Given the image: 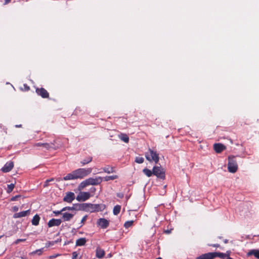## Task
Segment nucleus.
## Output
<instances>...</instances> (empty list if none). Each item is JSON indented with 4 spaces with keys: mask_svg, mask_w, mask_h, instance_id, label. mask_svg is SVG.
<instances>
[{
    "mask_svg": "<svg viewBox=\"0 0 259 259\" xmlns=\"http://www.w3.org/2000/svg\"><path fill=\"white\" fill-rule=\"evenodd\" d=\"M3 237V236H0V238H2Z\"/></svg>",
    "mask_w": 259,
    "mask_h": 259,
    "instance_id": "54",
    "label": "nucleus"
},
{
    "mask_svg": "<svg viewBox=\"0 0 259 259\" xmlns=\"http://www.w3.org/2000/svg\"><path fill=\"white\" fill-rule=\"evenodd\" d=\"M54 143L55 141H54V142H52L51 143H37L33 145V147L40 146L46 150H50L51 149H56L57 147L55 146Z\"/></svg>",
    "mask_w": 259,
    "mask_h": 259,
    "instance_id": "6",
    "label": "nucleus"
},
{
    "mask_svg": "<svg viewBox=\"0 0 259 259\" xmlns=\"http://www.w3.org/2000/svg\"><path fill=\"white\" fill-rule=\"evenodd\" d=\"M211 246H213V247H218L220 246V245L218 244H215L212 245Z\"/></svg>",
    "mask_w": 259,
    "mask_h": 259,
    "instance_id": "48",
    "label": "nucleus"
},
{
    "mask_svg": "<svg viewBox=\"0 0 259 259\" xmlns=\"http://www.w3.org/2000/svg\"><path fill=\"white\" fill-rule=\"evenodd\" d=\"M54 178H51V179H48V180H47L45 181V184H44V187H48V186L49 185V183H50V182H53V181H54Z\"/></svg>",
    "mask_w": 259,
    "mask_h": 259,
    "instance_id": "37",
    "label": "nucleus"
},
{
    "mask_svg": "<svg viewBox=\"0 0 259 259\" xmlns=\"http://www.w3.org/2000/svg\"><path fill=\"white\" fill-rule=\"evenodd\" d=\"M19 210V207L17 206H14L12 207V210L14 212H17Z\"/></svg>",
    "mask_w": 259,
    "mask_h": 259,
    "instance_id": "43",
    "label": "nucleus"
},
{
    "mask_svg": "<svg viewBox=\"0 0 259 259\" xmlns=\"http://www.w3.org/2000/svg\"><path fill=\"white\" fill-rule=\"evenodd\" d=\"M119 138L124 142L127 143L129 142V138L125 134H120L118 135Z\"/></svg>",
    "mask_w": 259,
    "mask_h": 259,
    "instance_id": "22",
    "label": "nucleus"
},
{
    "mask_svg": "<svg viewBox=\"0 0 259 259\" xmlns=\"http://www.w3.org/2000/svg\"><path fill=\"white\" fill-rule=\"evenodd\" d=\"M40 217L38 214H35L31 221L32 224L34 226H37L39 224Z\"/></svg>",
    "mask_w": 259,
    "mask_h": 259,
    "instance_id": "24",
    "label": "nucleus"
},
{
    "mask_svg": "<svg viewBox=\"0 0 259 259\" xmlns=\"http://www.w3.org/2000/svg\"><path fill=\"white\" fill-rule=\"evenodd\" d=\"M105 255V251L100 247H97L96 250V256L99 258L103 257Z\"/></svg>",
    "mask_w": 259,
    "mask_h": 259,
    "instance_id": "20",
    "label": "nucleus"
},
{
    "mask_svg": "<svg viewBox=\"0 0 259 259\" xmlns=\"http://www.w3.org/2000/svg\"><path fill=\"white\" fill-rule=\"evenodd\" d=\"M144 161V158L142 157H136L135 162L138 163H142Z\"/></svg>",
    "mask_w": 259,
    "mask_h": 259,
    "instance_id": "35",
    "label": "nucleus"
},
{
    "mask_svg": "<svg viewBox=\"0 0 259 259\" xmlns=\"http://www.w3.org/2000/svg\"><path fill=\"white\" fill-rule=\"evenodd\" d=\"M88 218V215H84L81 219V222H80V226H79V228L81 227L84 224L85 222L86 221L87 219Z\"/></svg>",
    "mask_w": 259,
    "mask_h": 259,
    "instance_id": "36",
    "label": "nucleus"
},
{
    "mask_svg": "<svg viewBox=\"0 0 259 259\" xmlns=\"http://www.w3.org/2000/svg\"><path fill=\"white\" fill-rule=\"evenodd\" d=\"M153 175L156 176L157 178L161 179L165 178V171L164 169L159 166H154L153 167Z\"/></svg>",
    "mask_w": 259,
    "mask_h": 259,
    "instance_id": "5",
    "label": "nucleus"
},
{
    "mask_svg": "<svg viewBox=\"0 0 259 259\" xmlns=\"http://www.w3.org/2000/svg\"><path fill=\"white\" fill-rule=\"evenodd\" d=\"M92 171V168H80L74 170L77 179H81L90 174Z\"/></svg>",
    "mask_w": 259,
    "mask_h": 259,
    "instance_id": "2",
    "label": "nucleus"
},
{
    "mask_svg": "<svg viewBox=\"0 0 259 259\" xmlns=\"http://www.w3.org/2000/svg\"><path fill=\"white\" fill-rule=\"evenodd\" d=\"M24 87L25 91H28L30 89L29 87L26 84H24Z\"/></svg>",
    "mask_w": 259,
    "mask_h": 259,
    "instance_id": "45",
    "label": "nucleus"
},
{
    "mask_svg": "<svg viewBox=\"0 0 259 259\" xmlns=\"http://www.w3.org/2000/svg\"><path fill=\"white\" fill-rule=\"evenodd\" d=\"M103 181V178L101 177H96L95 178H89L82 181L79 184V188L83 189L89 185H98L100 184Z\"/></svg>",
    "mask_w": 259,
    "mask_h": 259,
    "instance_id": "1",
    "label": "nucleus"
},
{
    "mask_svg": "<svg viewBox=\"0 0 259 259\" xmlns=\"http://www.w3.org/2000/svg\"><path fill=\"white\" fill-rule=\"evenodd\" d=\"M54 244V242L49 241L46 244V247L48 248L50 247L51 245H53Z\"/></svg>",
    "mask_w": 259,
    "mask_h": 259,
    "instance_id": "40",
    "label": "nucleus"
},
{
    "mask_svg": "<svg viewBox=\"0 0 259 259\" xmlns=\"http://www.w3.org/2000/svg\"><path fill=\"white\" fill-rule=\"evenodd\" d=\"M156 259H162V258H161V257H158V258H156Z\"/></svg>",
    "mask_w": 259,
    "mask_h": 259,
    "instance_id": "53",
    "label": "nucleus"
},
{
    "mask_svg": "<svg viewBox=\"0 0 259 259\" xmlns=\"http://www.w3.org/2000/svg\"><path fill=\"white\" fill-rule=\"evenodd\" d=\"M103 170L107 174H111L115 172L114 168L110 166H107L102 168Z\"/></svg>",
    "mask_w": 259,
    "mask_h": 259,
    "instance_id": "23",
    "label": "nucleus"
},
{
    "mask_svg": "<svg viewBox=\"0 0 259 259\" xmlns=\"http://www.w3.org/2000/svg\"><path fill=\"white\" fill-rule=\"evenodd\" d=\"M247 256L254 255L256 258L259 259V250L251 249L247 253Z\"/></svg>",
    "mask_w": 259,
    "mask_h": 259,
    "instance_id": "21",
    "label": "nucleus"
},
{
    "mask_svg": "<svg viewBox=\"0 0 259 259\" xmlns=\"http://www.w3.org/2000/svg\"><path fill=\"white\" fill-rule=\"evenodd\" d=\"M213 148L217 153H220L225 149V146L221 143L214 144Z\"/></svg>",
    "mask_w": 259,
    "mask_h": 259,
    "instance_id": "18",
    "label": "nucleus"
},
{
    "mask_svg": "<svg viewBox=\"0 0 259 259\" xmlns=\"http://www.w3.org/2000/svg\"><path fill=\"white\" fill-rule=\"evenodd\" d=\"M117 196L118 197H119V198H122V197H123V194L122 193H118V194H117Z\"/></svg>",
    "mask_w": 259,
    "mask_h": 259,
    "instance_id": "46",
    "label": "nucleus"
},
{
    "mask_svg": "<svg viewBox=\"0 0 259 259\" xmlns=\"http://www.w3.org/2000/svg\"><path fill=\"white\" fill-rule=\"evenodd\" d=\"M228 169V171L232 173H234L237 170L238 165L234 156H229Z\"/></svg>",
    "mask_w": 259,
    "mask_h": 259,
    "instance_id": "3",
    "label": "nucleus"
},
{
    "mask_svg": "<svg viewBox=\"0 0 259 259\" xmlns=\"http://www.w3.org/2000/svg\"><path fill=\"white\" fill-rule=\"evenodd\" d=\"M61 223L62 221L60 219H52L49 221L48 225L50 228L54 226H59Z\"/></svg>",
    "mask_w": 259,
    "mask_h": 259,
    "instance_id": "13",
    "label": "nucleus"
},
{
    "mask_svg": "<svg viewBox=\"0 0 259 259\" xmlns=\"http://www.w3.org/2000/svg\"><path fill=\"white\" fill-rule=\"evenodd\" d=\"M45 251V248H41L38 249H37L34 251H33L31 254H38V255H41L42 252Z\"/></svg>",
    "mask_w": 259,
    "mask_h": 259,
    "instance_id": "32",
    "label": "nucleus"
},
{
    "mask_svg": "<svg viewBox=\"0 0 259 259\" xmlns=\"http://www.w3.org/2000/svg\"><path fill=\"white\" fill-rule=\"evenodd\" d=\"M75 198V194L73 192H68L66 193L65 196L64 197L63 201L68 203H71Z\"/></svg>",
    "mask_w": 259,
    "mask_h": 259,
    "instance_id": "10",
    "label": "nucleus"
},
{
    "mask_svg": "<svg viewBox=\"0 0 259 259\" xmlns=\"http://www.w3.org/2000/svg\"><path fill=\"white\" fill-rule=\"evenodd\" d=\"M101 210V205L98 204H88V211L90 212H94L95 211H99Z\"/></svg>",
    "mask_w": 259,
    "mask_h": 259,
    "instance_id": "8",
    "label": "nucleus"
},
{
    "mask_svg": "<svg viewBox=\"0 0 259 259\" xmlns=\"http://www.w3.org/2000/svg\"><path fill=\"white\" fill-rule=\"evenodd\" d=\"M118 178V176L113 175V176H106V177L103 178V180H104L105 181H108L110 180H113L116 179Z\"/></svg>",
    "mask_w": 259,
    "mask_h": 259,
    "instance_id": "30",
    "label": "nucleus"
},
{
    "mask_svg": "<svg viewBox=\"0 0 259 259\" xmlns=\"http://www.w3.org/2000/svg\"><path fill=\"white\" fill-rule=\"evenodd\" d=\"M87 242V240L85 238H80L76 241V246H83Z\"/></svg>",
    "mask_w": 259,
    "mask_h": 259,
    "instance_id": "25",
    "label": "nucleus"
},
{
    "mask_svg": "<svg viewBox=\"0 0 259 259\" xmlns=\"http://www.w3.org/2000/svg\"><path fill=\"white\" fill-rule=\"evenodd\" d=\"M227 254L223 253V252H213V258H214L216 257H219L222 259H227L228 257H230L229 256V252L227 251Z\"/></svg>",
    "mask_w": 259,
    "mask_h": 259,
    "instance_id": "14",
    "label": "nucleus"
},
{
    "mask_svg": "<svg viewBox=\"0 0 259 259\" xmlns=\"http://www.w3.org/2000/svg\"><path fill=\"white\" fill-rule=\"evenodd\" d=\"M78 210V204H74L73 206H66L63 208V210Z\"/></svg>",
    "mask_w": 259,
    "mask_h": 259,
    "instance_id": "26",
    "label": "nucleus"
},
{
    "mask_svg": "<svg viewBox=\"0 0 259 259\" xmlns=\"http://www.w3.org/2000/svg\"><path fill=\"white\" fill-rule=\"evenodd\" d=\"M19 197H20V195H16L15 196H14L13 197L11 198V200L12 201H16L17 200L18 198Z\"/></svg>",
    "mask_w": 259,
    "mask_h": 259,
    "instance_id": "42",
    "label": "nucleus"
},
{
    "mask_svg": "<svg viewBox=\"0 0 259 259\" xmlns=\"http://www.w3.org/2000/svg\"><path fill=\"white\" fill-rule=\"evenodd\" d=\"M29 213H30V210L23 211H21L19 212H17V213H15L13 215V218L17 219V218L24 217H26V216L28 215V214H29Z\"/></svg>",
    "mask_w": 259,
    "mask_h": 259,
    "instance_id": "16",
    "label": "nucleus"
},
{
    "mask_svg": "<svg viewBox=\"0 0 259 259\" xmlns=\"http://www.w3.org/2000/svg\"><path fill=\"white\" fill-rule=\"evenodd\" d=\"M121 209V206L119 205H115L113 210V212L114 215H117L119 213Z\"/></svg>",
    "mask_w": 259,
    "mask_h": 259,
    "instance_id": "31",
    "label": "nucleus"
},
{
    "mask_svg": "<svg viewBox=\"0 0 259 259\" xmlns=\"http://www.w3.org/2000/svg\"><path fill=\"white\" fill-rule=\"evenodd\" d=\"M77 256H78V254H77V252L74 251L72 252V259H76Z\"/></svg>",
    "mask_w": 259,
    "mask_h": 259,
    "instance_id": "41",
    "label": "nucleus"
},
{
    "mask_svg": "<svg viewBox=\"0 0 259 259\" xmlns=\"http://www.w3.org/2000/svg\"><path fill=\"white\" fill-rule=\"evenodd\" d=\"M91 196L90 192H81L77 196L76 199L78 201H85L89 199Z\"/></svg>",
    "mask_w": 259,
    "mask_h": 259,
    "instance_id": "7",
    "label": "nucleus"
},
{
    "mask_svg": "<svg viewBox=\"0 0 259 259\" xmlns=\"http://www.w3.org/2000/svg\"><path fill=\"white\" fill-rule=\"evenodd\" d=\"M75 176L74 170H73L72 172L67 174L65 177H63L62 180L64 181L75 180L77 179Z\"/></svg>",
    "mask_w": 259,
    "mask_h": 259,
    "instance_id": "19",
    "label": "nucleus"
},
{
    "mask_svg": "<svg viewBox=\"0 0 259 259\" xmlns=\"http://www.w3.org/2000/svg\"><path fill=\"white\" fill-rule=\"evenodd\" d=\"M74 214L67 212H63L62 213V220L64 222L70 221L74 217Z\"/></svg>",
    "mask_w": 259,
    "mask_h": 259,
    "instance_id": "15",
    "label": "nucleus"
},
{
    "mask_svg": "<svg viewBox=\"0 0 259 259\" xmlns=\"http://www.w3.org/2000/svg\"><path fill=\"white\" fill-rule=\"evenodd\" d=\"M25 240V239H18L16 240V243H17L19 242H21V241H24Z\"/></svg>",
    "mask_w": 259,
    "mask_h": 259,
    "instance_id": "47",
    "label": "nucleus"
},
{
    "mask_svg": "<svg viewBox=\"0 0 259 259\" xmlns=\"http://www.w3.org/2000/svg\"><path fill=\"white\" fill-rule=\"evenodd\" d=\"M143 173L146 175L148 177H150L153 175V170H151L147 168H145L143 169Z\"/></svg>",
    "mask_w": 259,
    "mask_h": 259,
    "instance_id": "29",
    "label": "nucleus"
},
{
    "mask_svg": "<svg viewBox=\"0 0 259 259\" xmlns=\"http://www.w3.org/2000/svg\"><path fill=\"white\" fill-rule=\"evenodd\" d=\"M89 203L78 204V210L88 211Z\"/></svg>",
    "mask_w": 259,
    "mask_h": 259,
    "instance_id": "27",
    "label": "nucleus"
},
{
    "mask_svg": "<svg viewBox=\"0 0 259 259\" xmlns=\"http://www.w3.org/2000/svg\"><path fill=\"white\" fill-rule=\"evenodd\" d=\"M93 158L91 156H88L85 158L83 159L80 161V163L82 165H84L91 162L92 161Z\"/></svg>",
    "mask_w": 259,
    "mask_h": 259,
    "instance_id": "28",
    "label": "nucleus"
},
{
    "mask_svg": "<svg viewBox=\"0 0 259 259\" xmlns=\"http://www.w3.org/2000/svg\"><path fill=\"white\" fill-rule=\"evenodd\" d=\"M145 157L147 160L150 162L152 161H154L156 163H157L159 159V155L156 152L151 150V149H149V152H147L145 154Z\"/></svg>",
    "mask_w": 259,
    "mask_h": 259,
    "instance_id": "4",
    "label": "nucleus"
},
{
    "mask_svg": "<svg viewBox=\"0 0 259 259\" xmlns=\"http://www.w3.org/2000/svg\"><path fill=\"white\" fill-rule=\"evenodd\" d=\"M36 93L42 98H48L49 97V93L43 88H37L36 89Z\"/></svg>",
    "mask_w": 259,
    "mask_h": 259,
    "instance_id": "9",
    "label": "nucleus"
},
{
    "mask_svg": "<svg viewBox=\"0 0 259 259\" xmlns=\"http://www.w3.org/2000/svg\"><path fill=\"white\" fill-rule=\"evenodd\" d=\"M224 242L225 243H227L228 242V240H227V239H225V240H224Z\"/></svg>",
    "mask_w": 259,
    "mask_h": 259,
    "instance_id": "51",
    "label": "nucleus"
},
{
    "mask_svg": "<svg viewBox=\"0 0 259 259\" xmlns=\"http://www.w3.org/2000/svg\"><path fill=\"white\" fill-rule=\"evenodd\" d=\"M59 255H60L59 254H54V255L50 256V258H51V259L54 258H56V257H57V256H58Z\"/></svg>",
    "mask_w": 259,
    "mask_h": 259,
    "instance_id": "44",
    "label": "nucleus"
},
{
    "mask_svg": "<svg viewBox=\"0 0 259 259\" xmlns=\"http://www.w3.org/2000/svg\"><path fill=\"white\" fill-rule=\"evenodd\" d=\"M196 259H214L213 252H208L202 254L197 256Z\"/></svg>",
    "mask_w": 259,
    "mask_h": 259,
    "instance_id": "17",
    "label": "nucleus"
},
{
    "mask_svg": "<svg viewBox=\"0 0 259 259\" xmlns=\"http://www.w3.org/2000/svg\"><path fill=\"white\" fill-rule=\"evenodd\" d=\"M14 187H15V185L14 184H9V185H8V189H7V192L8 193H10L14 189Z\"/></svg>",
    "mask_w": 259,
    "mask_h": 259,
    "instance_id": "34",
    "label": "nucleus"
},
{
    "mask_svg": "<svg viewBox=\"0 0 259 259\" xmlns=\"http://www.w3.org/2000/svg\"><path fill=\"white\" fill-rule=\"evenodd\" d=\"M21 126H22V125H21V124H19V125H18V124H17V125H15V127H21Z\"/></svg>",
    "mask_w": 259,
    "mask_h": 259,
    "instance_id": "50",
    "label": "nucleus"
},
{
    "mask_svg": "<svg viewBox=\"0 0 259 259\" xmlns=\"http://www.w3.org/2000/svg\"><path fill=\"white\" fill-rule=\"evenodd\" d=\"M57 180L58 181H60V178L57 179Z\"/></svg>",
    "mask_w": 259,
    "mask_h": 259,
    "instance_id": "52",
    "label": "nucleus"
},
{
    "mask_svg": "<svg viewBox=\"0 0 259 259\" xmlns=\"http://www.w3.org/2000/svg\"><path fill=\"white\" fill-rule=\"evenodd\" d=\"M11 2V0H5V4H8Z\"/></svg>",
    "mask_w": 259,
    "mask_h": 259,
    "instance_id": "49",
    "label": "nucleus"
},
{
    "mask_svg": "<svg viewBox=\"0 0 259 259\" xmlns=\"http://www.w3.org/2000/svg\"><path fill=\"white\" fill-rule=\"evenodd\" d=\"M97 224L102 229H106L108 227L109 222L104 218H100L98 220Z\"/></svg>",
    "mask_w": 259,
    "mask_h": 259,
    "instance_id": "12",
    "label": "nucleus"
},
{
    "mask_svg": "<svg viewBox=\"0 0 259 259\" xmlns=\"http://www.w3.org/2000/svg\"><path fill=\"white\" fill-rule=\"evenodd\" d=\"M133 223L134 221H126L124 224V227L125 228H128L129 227H131L133 225Z\"/></svg>",
    "mask_w": 259,
    "mask_h": 259,
    "instance_id": "33",
    "label": "nucleus"
},
{
    "mask_svg": "<svg viewBox=\"0 0 259 259\" xmlns=\"http://www.w3.org/2000/svg\"><path fill=\"white\" fill-rule=\"evenodd\" d=\"M14 167V162L12 161L7 162L2 168L1 170L4 172L10 171Z\"/></svg>",
    "mask_w": 259,
    "mask_h": 259,
    "instance_id": "11",
    "label": "nucleus"
},
{
    "mask_svg": "<svg viewBox=\"0 0 259 259\" xmlns=\"http://www.w3.org/2000/svg\"><path fill=\"white\" fill-rule=\"evenodd\" d=\"M96 191V189L95 187H91L90 188V193L92 194H91V196H94V194H95Z\"/></svg>",
    "mask_w": 259,
    "mask_h": 259,
    "instance_id": "39",
    "label": "nucleus"
},
{
    "mask_svg": "<svg viewBox=\"0 0 259 259\" xmlns=\"http://www.w3.org/2000/svg\"><path fill=\"white\" fill-rule=\"evenodd\" d=\"M65 211V210H63V208L61 210H55L53 211V213L55 214L56 216H57L59 214H62V213Z\"/></svg>",
    "mask_w": 259,
    "mask_h": 259,
    "instance_id": "38",
    "label": "nucleus"
}]
</instances>
